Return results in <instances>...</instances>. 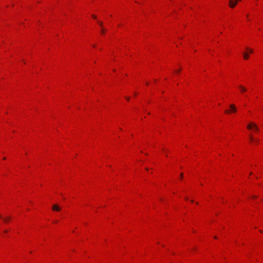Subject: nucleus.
I'll return each instance as SVG.
<instances>
[{
  "label": "nucleus",
  "mask_w": 263,
  "mask_h": 263,
  "mask_svg": "<svg viewBox=\"0 0 263 263\" xmlns=\"http://www.w3.org/2000/svg\"><path fill=\"white\" fill-rule=\"evenodd\" d=\"M230 107L231 108V110H226L224 111L225 113L230 114L231 112H236L237 109L234 104H231L230 105Z\"/></svg>",
  "instance_id": "f257e3e1"
},
{
  "label": "nucleus",
  "mask_w": 263,
  "mask_h": 263,
  "mask_svg": "<svg viewBox=\"0 0 263 263\" xmlns=\"http://www.w3.org/2000/svg\"><path fill=\"white\" fill-rule=\"evenodd\" d=\"M52 209L53 211L58 212L61 211V208L59 206L58 204H55L53 205Z\"/></svg>",
  "instance_id": "f03ea898"
},
{
  "label": "nucleus",
  "mask_w": 263,
  "mask_h": 263,
  "mask_svg": "<svg viewBox=\"0 0 263 263\" xmlns=\"http://www.w3.org/2000/svg\"><path fill=\"white\" fill-rule=\"evenodd\" d=\"M237 5V1H233L232 0H230L229 1V6L231 8H234Z\"/></svg>",
  "instance_id": "7ed1b4c3"
},
{
  "label": "nucleus",
  "mask_w": 263,
  "mask_h": 263,
  "mask_svg": "<svg viewBox=\"0 0 263 263\" xmlns=\"http://www.w3.org/2000/svg\"><path fill=\"white\" fill-rule=\"evenodd\" d=\"M239 88L240 89V91L241 92H246L247 91V88H245V87H243V86L242 85H239Z\"/></svg>",
  "instance_id": "20e7f679"
},
{
  "label": "nucleus",
  "mask_w": 263,
  "mask_h": 263,
  "mask_svg": "<svg viewBox=\"0 0 263 263\" xmlns=\"http://www.w3.org/2000/svg\"><path fill=\"white\" fill-rule=\"evenodd\" d=\"M243 59L245 60H248L249 59V53L248 52H245L243 53Z\"/></svg>",
  "instance_id": "39448f33"
},
{
  "label": "nucleus",
  "mask_w": 263,
  "mask_h": 263,
  "mask_svg": "<svg viewBox=\"0 0 263 263\" xmlns=\"http://www.w3.org/2000/svg\"><path fill=\"white\" fill-rule=\"evenodd\" d=\"M254 124H255L254 123H251L247 125V128L249 129H251L252 128V127H254Z\"/></svg>",
  "instance_id": "423d86ee"
},
{
  "label": "nucleus",
  "mask_w": 263,
  "mask_h": 263,
  "mask_svg": "<svg viewBox=\"0 0 263 263\" xmlns=\"http://www.w3.org/2000/svg\"><path fill=\"white\" fill-rule=\"evenodd\" d=\"M246 49H247V51H248V53H253V49H250V48H248V47H247V48H246Z\"/></svg>",
  "instance_id": "0eeeda50"
},
{
  "label": "nucleus",
  "mask_w": 263,
  "mask_h": 263,
  "mask_svg": "<svg viewBox=\"0 0 263 263\" xmlns=\"http://www.w3.org/2000/svg\"><path fill=\"white\" fill-rule=\"evenodd\" d=\"M254 129L256 132H258L259 130V128L256 124H254Z\"/></svg>",
  "instance_id": "6e6552de"
},
{
  "label": "nucleus",
  "mask_w": 263,
  "mask_h": 263,
  "mask_svg": "<svg viewBox=\"0 0 263 263\" xmlns=\"http://www.w3.org/2000/svg\"><path fill=\"white\" fill-rule=\"evenodd\" d=\"M10 219H11V217L9 216L7 218H3V220L4 221V222H8Z\"/></svg>",
  "instance_id": "1a4fd4ad"
},
{
  "label": "nucleus",
  "mask_w": 263,
  "mask_h": 263,
  "mask_svg": "<svg viewBox=\"0 0 263 263\" xmlns=\"http://www.w3.org/2000/svg\"><path fill=\"white\" fill-rule=\"evenodd\" d=\"M250 139L251 142H252V141H254V139L253 136L251 135H250Z\"/></svg>",
  "instance_id": "9d476101"
},
{
  "label": "nucleus",
  "mask_w": 263,
  "mask_h": 263,
  "mask_svg": "<svg viewBox=\"0 0 263 263\" xmlns=\"http://www.w3.org/2000/svg\"><path fill=\"white\" fill-rule=\"evenodd\" d=\"M99 25H100V27H103V23L102 22H99Z\"/></svg>",
  "instance_id": "9b49d317"
},
{
  "label": "nucleus",
  "mask_w": 263,
  "mask_h": 263,
  "mask_svg": "<svg viewBox=\"0 0 263 263\" xmlns=\"http://www.w3.org/2000/svg\"><path fill=\"white\" fill-rule=\"evenodd\" d=\"M105 30L103 29H102L101 33H103L104 32Z\"/></svg>",
  "instance_id": "f8f14e48"
},
{
  "label": "nucleus",
  "mask_w": 263,
  "mask_h": 263,
  "mask_svg": "<svg viewBox=\"0 0 263 263\" xmlns=\"http://www.w3.org/2000/svg\"><path fill=\"white\" fill-rule=\"evenodd\" d=\"M255 143H258V139H256L255 141Z\"/></svg>",
  "instance_id": "ddd939ff"
},
{
  "label": "nucleus",
  "mask_w": 263,
  "mask_h": 263,
  "mask_svg": "<svg viewBox=\"0 0 263 263\" xmlns=\"http://www.w3.org/2000/svg\"><path fill=\"white\" fill-rule=\"evenodd\" d=\"M92 16L93 18H96V15H92Z\"/></svg>",
  "instance_id": "4468645a"
},
{
  "label": "nucleus",
  "mask_w": 263,
  "mask_h": 263,
  "mask_svg": "<svg viewBox=\"0 0 263 263\" xmlns=\"http://www.w3.org/2000/svg\"><path fill=\"white\" fill-rule=\"evenodd\" d=\"M181 71V69H179L178 70L176 71V72H179Z\"/></svg>",
  "instance_id": "2eb2a0df"
},
{
  "label": "nucleus",
  "mask_w": 263,
  "mask_h": 263,
  "mask_svg": "<svg viewBox=\"0 0 263 263\" xmlns=\"http://www.w3.org/2000/svg\"><path fill=\"white\" fill-rule=\"evenodd\" d=\"M126 99L127 101H128L129 100V97H126Z\"/></svg>",
  "instance_id": "dca6fc26"
},
{
  "label": "nucleus",
  "mask_w": 263,
  "mask_h": 263,
  "mask_svg": "<svg viewBox=\"0 0 263 263\" xmlns=\"http://www.w3.org/2000/svg\"><path fill=\"white\" fill-rule=\"evenodd\" d=\"M180 177H181V178H182V177H183V174H182V173H181V174H180Z\"/></svg>",
  "instance_id": "f3484780"
},
{
  "label": "nucleus",
  "mask_w": 263,
  "mask_h": 263,
  "mask_svg": "<svg viewBox=\"0 0 263 263\" xmlns=\"http://www.w3.org/2000/svg\"><path fill=\"white\" fill-rule=\"evenodd\" d=\"M241 0H236V1H237V3L238 2H240L241 1Z\"/></svg>",
  "instance_id": "a211bd4d"
},
{
  "label": "nucleus",
  "mask_w": 263,
  "mask_h": 263,
  "mask_svg": "<svg viewBox=\"0 0 263 263\" xmlns=\"http://www.w3.org/2000/svg\"><path fill=\"white\" fill-rule=\"evenodd\" d=\"M3 159H4V160H6V157H4V158H3Z\"/></svg>",
  "instance_id": "6ab92c4d"
},
{
  "label": "nucleus",
  "mask_w": 263,
  "mask_h": 263,
  "mask_svg": "<svg viewBox=\"0 0 263 263\" xmlns=\"http://www.w3.org/2000/svg\"><path fill=\"white\" fill-rule=\"evenodd\" d=\"M185 200H188V198H187V197H185Z\"/></svg>",
  "instance_id": "aec40b11"
},
{
  "label": "nucleus",
  "mask_w": 263,
  "mask_h": 263,
  "mask_svg": "<svg viewBox=\"0 0 263 263\" xmlns=\"http://www.w3.org/2000/svg\"><path fill=\"white\" fill-rule=\"evenodd\" d=\"M214 238H215V239H217V237L216 236H214Z\"/></svg>",
  "instance_id": "412c9836"
},
{
  "label": "nucleus",
  "mask_w": 263,
  "mask_h": 263,
  "mask_svg": "<svg viewBox=\"0 0 263 263\" xmlns=\"http://www.w3.org/2000/svg\"><path fill=\"white\" fill-rule=\"evenodd\" d=\"M191 202H193L194 200H191Z\"/></svg>",
  "instance_id": "4be33fe9"
},
{
  "label": "nucleus",
  "mask_w": 263,
  "mask_h": 263,
  "mask_svg": "<svg viewBox=\"0 0 263 263\" xmlns=\"http://www.w3.org/2000/svg\"><path fill=\"white\" fill-rule=\"evenodd\" d=\"M7 232H8V231H7V230L5 231V233H7Z\"/></svg>",
  "instance_id": "5701e85b"
},
{
  "label": "nucleus",
  "mask_w": 263,
  "mask_h": 263,
  "mask_svg": "<svg viewBox=\"0 0 263 263\" xmlns=\"http://www.w3.org/2000/svg\"><path fill=\"white\" fill-rule=\"evenodd\" d=\"M0 218H2V216L0 215Z\"/></svg>",
  "instance_id": "b1692460"
}]
</instances>
